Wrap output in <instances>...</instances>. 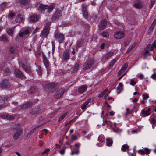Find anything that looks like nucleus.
Instances as JSON below:
<instances>
[{
    "label": "nucleus",
    "mask_w": 156,
    "mask_h": 156,
    "mask_svg": "<svg viewBox=\"0 0 156 156\" xmlns=\"http://www.w3.org/2000/svg\"><path fill=\"white\" fill-rule=\"evenodd\" d=\"M10 85V83L8 80L5 79H4L2 83L0 85V87L2 88H8Z\"/></svg>",
    "instance_id": "423d86ee"
},
{
    "label": "nucleus",
    "mask_w": 156,
    "mask_h": 156,
    "mask_svg": "<svg viewBox=\"0 0 156 156\" xmlns=\"http://www.w3.org/2000/svg\"><path fill=\"white\" fill-rule=\"evenodd\" d=\"M113 52L112 51H110L106 55L105 57L106 58H108L111 57L113 56Z\"/></svg>",
    "instance_id": "ea45409f"
},
{
    "label": "nucleus",
    "mask_w": 156,
    "mask_h": 156,
    "mask_svg": "<svg viewBox=\"0 0 156 156\" xmlns=\"http://www.w3.org/2000/svg\"><path fill=\"white\" fill-rule=\"evenodd\" d=\"M22 129H19L14 133L13 136V138L15 140L18 139L22 134Z\"/></svg>",
    "instance_id": "f8f14e48"
},
{
    "label": "nucleus",
    "mask_w": 156,
    "mask_h": 156,
    "mask_svg": "<svg viewBox=\"0 0 156 156\" xmlns=\"http://www.w3.org/2000/svg\"><path fill=\"white\" fill-rule=\"evenodd\" d=\"M32 104V103L30 102H27L22 105L21 108H28L29 106H30Z\"/></svg>",
    "instance_id": "cd10ccee"
},
{
    "label": "nucleus",
    "mask_w": 156,
    "mask_h": 156,
    "mask_svg": "<svg viewBox=\"0 0 156 156\" xmlns=\"http://www.w3.org/2000/svg\"><path fill=\"white\" fill-rule=\"evenodd\" d=\"M67 115V113H65L63 115L61 116L59 118L58 121L59 122L61 121Z\"/></svg>",
    "instance_id": "37998d69"
},
{
    "label": "nucleus",
    "mask_w": 156,
    "mask_h": 156,
    "mask_svg": "<svg viewBox=\"0 0 156 156\" xmlns=\"http://www.w3.org/2000/svg\"><path fill=\"white\" fill-rule=\"evenodd\" d=\"M142 112L143 114L144 115V117L147 116L149 115L150 114V113L149 112H148V111H146L145 110H143L142 111Z\"/></svg>",
    "instance_id": "4c0bfd02"
},
{
    "label": "nucleus",
    "mask_w": 156,
    "mask_h": 156,
    "mask_svg": "<svg viewBox=\"0 0 156 156\" xmlns=\"http://www.w3.org/2000/svg\"><path fill=\"white\" fill-rule=\"evenodd\" d=\"M136 84V82L133 79L130 80V84L133 86H134Z\"/></svg>",
    "instance_id": "09e8293b"
},
{
    "label": "nucleus",
    "mask_w": 156,
    "mask_h": 156,
    "mask_svg": "<svg viewBox=\"0 0 156 156\" xmlns=\"http://www.w3.org/2000/svg\"><path fill=\"white\" fill-rule=\"evenodd\" d=\"M112 142L109 139H107L106 145L108 146H111L112 144Z\"/></svg>",
    "instance_id": "e433bc0d"
},
{
    "label": "nucleus",
    "mask_w": 156,
    "mask_h": 156,
    "mask_svg": "<svg viewBox=\"0 0 156 156\" xmlns=\"http://www.w3.org/2000/svg\"><path fill=\"white\" fill-rule=\"evenodd\" d=\"M135 45L136 44H134L131 47L129 48L127 51L126 53H128L130 52L134 48Z\"/></svg>",
    "instance_id": "c03bdc74"
},
{
    "label": "nucleus",
    "mask_w": 156,
    "mask_h": 156,
    "mask_svg": "<svg viewBox=\"0 0 156 156\" xmlns=\"http://www.w3.org/2000/svg\"><path fill=\"white\" fill-rule=\"evenodd\" d=\"M49 33V30L48 28H44L42 31L41 34L43 36H45Z\"/></svg>",
    "instance_id": "a878e982"
},
{
    "label": "nucleus",
    "mask_w": 156,
    "mask_h": 156,
    "mask_svg": "<svg viewBox=\"0 0 156 156\" xmlns=\"http://www.w3.org/2000/svg\"><path fill=\"white\" fill-rule=\"evenodd\" d=\"M87 88V85H82L79 88L78 91L80 93H82L86 91Z\"/></svg>",
    "instance_id": "dca6fc26"
},
{
    "label": "nucleus",
    "mask_w": 156,
    "mask_h": 156,
    "mask_svg": "<svg viewBox=\"0 0 156 156\" xmlns=\"http://www.w3.org/2000/svg\"><path fill=\"white\" fill-rule=\"evenodd\" d=\"M61 16V14L60 12L56 11L54 15L53 16L52 19L53 20H55L59 19Z\"/></svg>",
    "instance_id": "2eb2a0df"
},
{
    "label": "nucleus",
    "mask_w": 156,
    "mask_h": 156,
    "mask_svg": "<svg viewBox=\"0 0 156 156\" xmlns=\"http://www.w3.org/2000/svg\"><path fill=\"white\" fill-rule=\"evenodd\" d=\"M87 6L84 4H83L82 5V11H87Z\"/></svg>",
    "instance_id": "8fccbe9b"
},
{
    "label": "nucleus",
    "mask_w": 156,
    "mask_h": 156,
    "mask_svg": "<svg viewBox=\"0 0 156 156\" xmlns=\"http://www.w3.org/2000/svg\"><path fill=\"white\" fill-rule=\"evenodd\" d=\"M36 129L35 128H33L30 131V132H29V133L32 134H33L34 132L36 130Z\"/></svg>",
    "instance_id": "338daca9"
},
{
    "label": "nucleus",
    "mask_w": 156,
    "mask_h": 156,
    "mask_svg": "<svg viewBox=\"0 0 156 156\" xmlns=\"http://www.w3.org/2000/svg\"><path fill=\"white\" fill-rule=\"evenodd\" d=\"M54 88L55 90L54 94V98H58L61 97L64 92V88L58 89L55 87Z\"/></svg>",
    "instance_id": "20e7f679"
},
{
    "label": "nucleus",
    "mask_w": 156,
    "mask_h": 156,
    "mask_svg": "<svg viewBox=\"0 0 156 156\" xmlns=\"http://www.w3.org/2000/svg\"><path fill=\"white\" fill-rule=\"evenodd\" d=\"M150 152V150L147 148H145L144 150H140L138 152L141 155H144L145 154H148Z\"/></svg>",
    "instance_id": "9d476101"
},
{
    "label": "nucleus",
    "mask_w": 156,
    "mask_h": 156,
    "mask_svg": "<svg viewBox=\"0 0 156 156\" xmlns=\"http://www.w3.org/2000/svg\"><path fill=\"white\" fill-rule=\"evenodd\" d=\"M20 124L18 123L14 125L13 126L14 128L17 131H18L19 129H20Z\"/></svg>",
    "instance_id": "58836bf2"
},
{
    "label": "nucleus",
    "mask_w": 156,
    "mask_h": 156,
    "mask_svg": "<svg viewBox=\"0 0 156 156\" xmlns=\"http://www.w3.org/2000/svg\"><path fill=\"white\" fill-rule=\"evenodd\" d=\"M156 24V19H155L153 22L152 23V24L151 25V26L149 28V30L151 31L152 30L154 27H155V25Z\"/></svg>",
    "instance_id": "c85d7f7f"
},
{
    "label": "nucleus",
    "mask_w": 156,
    "mask_h": 156,
    "mask_svg": "<svg viewBox=\"0 0 156 156\" xmlns=\"http://www.w3.org/2000/svg\"><path fill=\"white\" fill-rule=\"evenodd\" d=\"M151 45L154 48H156V40L154 41L152 44Z\"/></svg>",
    "instance_id": "052dcab7"
},
{
    "label": "nucleus",
    "mask_w": 156,
    "mask_h": 156,
    "mask_svg": "<svg viewBox=\"0 0 156 156\" xmlns=\"http://www.w3.org/2000/svg\"><path fill=\"white\" fill-rule=\"evenodd\" d=\"M143 96V99H147L149 97L147 94H144Z\"/></svg>",
    "instance_id": "e2e57ef3"
},
{
    "label": "nucleus",
    "mask_w": 156,
    "mask_h": 156,
    "mask_svg": "<svg viewBox=\"0 0 156 156\" xmlns=\"http://www.w3.org/2000/svg\"><path fill=\"white\" fill-rule=\"evenodd\" d=\"M94 62L92 59H88L85 62L83 66V69L87 70L90 69L93 66Z\"/></svg>",
    "instance_id": "7ed1b4c3"
},
{
    "label": "nucleus",
    "mask_w": 156,
    "mask_h": 156,
    "mask_svg": "<svg viewBox=\"0 0 156 156\" xmlns=\"http://www.w3.org/2000/svg\"><path fill=\"white\" fill-rule=\"evenodd\" d=\"M124 72L122 70V69H120L118 72V75H120L122 74Z\"/></svg>",
    "instance_id": "0e129e2a"
},
{
    "label": "nucleus",
    "mask_w": 156,
    "mask_h": 156,
    "mask_svg": "<svg viewBox=\"0 0 156 156\" xmlns=\"http://www.w3.org/2000/svg\"><path fill=\"white\" fill-rule=\"evenodd\" d=\"M63 57L64 60L68 59L69 57V51L66 50L64 52Z\"/></svg>",
    "instance_id": "a211bd4d"
},
{
    "label": "nucleus",
    "mask_w": 156,
    "mask_h": 156,
    "mask_svg": "<svg viewBox=\"0 0 156 156\" xmlns=\"http://www.w3.org/2000/svg\"><path fill=\"white\" fill-rule=\"evenodd\" d=\"M125 36V34L122 32L118 31L116 32L114 35V37L117 39H121Z\"/></svg>",
    "instance_id": "0eeeda50"
},
{
    "label": "nucleus",
    "mask_w": 156,
    "mask_h": 156,
    "mask_svg": "<svg viewBox=\"0 0 156 156\" xmlns=\"http://www.w3.org/2000/svg\"><path fill=\"white\" fill-rule=\"evenodd\" d=\"M29 33V31L28 30H26L25 31L23 32H21L19 33V36L20 37H23L25 35L28 34Z\"/></svg>",
    "instance_id": "bb28decb"
},
{
    "label": "nucleus",
    "mask_w": 156,
    "mask_h": 156,
    "mask_svg": "<svg viewBox=\"0 0 156 156\" xmlns=\"http://www.w3.org/2000/svg\"><path fill=\"white\" fill-rule=\"evenodd\" d=\"M72 136V140H75L78 139V137L76 136L75 135H73Z\"/></svg>",
    "instance_id": "3c124183"
},
{
    "label": "nucleus",
    "mask_w": 156,
    "mask_h": 156,
    "mask_svg": "<svg viewBox=\"0 0 156 156\" xmlns=\"http://www.w3.org/2000/svg\"><path fill=\"white\" fill-rule=\"evenodd\" d=\"M154 48L151 44H149L148 45L147 47L146 48V49L147 50H148L149 51H153L154 50Z\"/></svg>",
    "instance_id": "72a5a7b5"
},
{
    "label": "nucleus",
    "mask_w": 156,
    "mask_h": 156,
    "mask_svg": "<svg viewBox=\"0 0 156 156\" xmlns=\"http://www.w3.org/2000/svg\"><path fill=\"white\" fill-rule=\"evenodd\" d=\"M14 74L18 78H22L23 76V75L21 71L18 69H16L14 72Z\"/></svg>",
    "instance_id": "ddd939ff"
},
{
    "label": "nucleus",
    "mask_w": 156,
    "mask_h": 156,
    "mask_svg": "<svg viewBox=\"0 0 156 156\" xmlns=\"http://www.w3.org/2000/svg\"><path fill=\"white\" fill-rule=\"evenodd\" d=\"M65 150L64 149L61 150L60 151V153L62 155L64 154L65 153Z\"/></svg>",
    "instance_id": "774afa93"
},
{
    "label": "nucleus",
    "mask_w": 156,
    "mask_h": 156,
    "mask_svg": "<svg viewBox=\"0 0 156 156\" xmlns=\"http://www.w3.org/2000/svg\"><path fill=\"white\" fill-rule=\"evenodd\" d=\"M37 70L39 75H41V69L40 66H39L38 67L37 69Z\"/></svg>",
    "instance_id": "49530a36"
},
{
    "label": "nucleus",
    "mask_w": 156,
    "mask_h": 156,
    "mask_svg": "<svg viewBox=\"0 0 156 156\" xmlns=\"http://www.w3.org/2000/svg\"><path fill=\"white\" fill-rule=\"evenodd\" d=\"M54 7L52 5H47L43 4H41L38 9L39 12L40 13H43L46 10L47 12H51Z\"/></svg>",
    "instance_id": "f03ea898"
},
{
    "label": "nucleus",
    "mask_w": 156,
    "mask_h": 156,
    "mask_svg": "<svg viewBox=\"0 0 156 156\" xmlns=\"http://www.w3.org/2000/svg\"><path fill=\"white\" fill-rule=\"evenodd\" d=\"M82 14L83 16L86 19H87L88 17V12L87 11H82Z\"/></svg>",
    "instance_id": "2f4dec72"
},
{
    "label": "nucleus",
    "mask_w": 156,
    "mask_h": 156,
    "mask_svg": "<svg viewBox=\"0 0 156 156\" xmlns=\"http://www.w3.org/2000/svg\"><path fill=\"white\" fill-rule=\"evenodd\" d=\"M116 62V60L115 59H114L112 60L110 62L109 65V67L110 68H112L113 65L115 64V62Z\"/></svg>",
    "instance_id": "7c9ffc66"
},
{
    "label": "nucleus",
    "mask_w": 156,
    "mask_h": 156,
    "mask_svg": "<svg viewBox=\"0 0 156 156\" xmlns=\"http://www.w3.org/2000/svg\"><path fill=\"white\" fill-rule=\"evenodd\" d=\"M37 91V90L35 88L32 87L29 90V93L30 94H32L34 93Z\"/></svg>",
    "instance_id": "473e14b6"
},
{
    "label": "nucleus",
    "mask_w": 156,
    "mask_h": 156,
    "mask_svg": "<svg viewBox=\"0 0 156 156\" xmlns=\"http://www.w3.org/2000/svg\"><path fill=\"white\" fill-rule=\"evenodd\" d=\"M143 54L144 59H145L147 56L151 55V54L150 52V51H148V50H147L146 48L144 51Z\"/></svg>",
    "instance_id": "4468645a"
},
{
    "label": "nucleus",
    "mask_w": 156,
    "mask_h": 156,
    "mask_svg": "<svg viewBox=\"0 0 156 156\" xmlns=\"http://www.w3.org/2000/svg\"><path fill=\"white\" fill-rule=\"evenodd\" d=\"M91 101V99H89L86 102L81 105V108L83 110H85L86 107L88 106V104Z\"/></svg>",
    "instance_id": "f3484780"
},
{
    "label": "nucleus",
    "mask_w": 156,
    "mask_h": 156,
    "mask_svg": "<svg viewBox=\"0 0 156 156\" xmlns=\"http://www.w3.org/2000/svg\"><path fill=\"white\" fill-rule=\"evenodd\" d=\"M151 77L153 79H156V73H154L151 76Z\"/></svg>",
    "instance_id": "864d4df0"
},
{
    "label": "nucleus",
    "mask_w": 156,
    "mask_h": 156,
    "mask_svg": "<svg viewBox=\"0 0 156 156\" xmlns=\"http://www.w3.org/2000/svg\"><path fill=\"white\" fill-rule=\"evenodd\" d=\"M23 20V16L19 14L16 16L15 19V21L16 23H19L22 22Z\"/></svg>",
    "instance_id": "9b49d317"
},
{
    "label": "nucleus",
    "mask_w": 156,
    "mask_h": 156,
    "mask_svg": "<svg viewBox=\"0 0 156 156\" xmlns=\"http://www.w3.org/2000/svg\"><path fill=\"white\" fill-rule=\"evenodd\" d=\"M79 149L78 148H75L72 150L70 154L71 155H73L74 154L77 155L79 154Z\"/></svg>",
    "instance_id": "393cba45"
},
{
    "label": "nucleus",
    "mask_w": 156,
    "mask_h": 156,
    "mask_svg": "<svg viewBox=\"0 0 156 156\" xmlns=\"http://www.w3.org/2000/svg\"><path fill=\"white\" fill-rule=\"evenodd\" d=\"M3 71L6 73H9L10 72V70L8 68L3 69Z\"/></svg>",
    "instance_id": "5fc2aeb1"
},
{
    "label": "nucleus",
    "mask_w": 156,
    "mask_h": 156,
    "mask_svg": "<svg viewBox=\"0 0 156 156\" xmlns=\"http://www.w3.org/2000/svg\"><path fill=\"white\" fill-rule=\"evenodd\" d=\"M1 117L3 118H6L7 119H12L13 118V116L6 114H3L1 115Z\"/></svg>",
    "instance_id": "aec40b11"
},
{
    "label": "nucleus",
    "mask_w": 156,
    "mask_h": 156,
    "mask_svg": "<svg viewBox=\"0 0 156 156\" xmlns=\"http://www.w3.org/2000/svg\"><path fill=\"white\" fill-rule=\"evenodd\" d=\"M79 68V65L78 63L75 64L73 67L71 68V71L73 73L76 72Z\"/></svg>",
    "instance_id": "4be33fe9"
},
{
    "label": "nucleus",
    "mask_w": 156,
    "mask_h": 156,
    "mask_svg": "<svg viewBox=\"0 0 156 156\" xmlns=\"http://www.w3.org/2000/svg\"><path fill=\"white\" fill-rule=\"evenodd\" d=\"M128 66V64L127 63H126L124 64V66L122 67L121 69H122V70L124 72V71L126 69V68Z\"/></svg>",
    "instance_id": "a19ab883"
},
{
    "label": "nucleus",
    "mask_w": 156,
    "mask_h": 156,
    "mask_svg": "<svg viewBox=\"0 0 156 156\" xmlns=\"http://www.w3.org/2000/svg\"><path fill=\"white\" fill-rule=\"evenodd\" d=\"M7 33L9 35L12 36L13 34V30L12 29H7Z\"/></svg>",
    "instance_id": "c9c22d12"
},
{
    "label": "nucleus",
    "mask_w": 156,
    "mask_h": 156,
    "mask_svg": "<svg viewBox=\"0 0 156 156\" xmlns=\"http://www.w3.org/2000/svg\"><path fill=\"white\" fill-rule=\"evenodd\" d=\"M20 2L23 5L28 4L29 2V0H19Z\"/></svg>",
    "instance_id": "c756f323"
},
{
    "label": "nucleus",
    "mask_w": 156,
    "mask_h": 156,
    "mask_svg": "<svg viewBox=\"0 0 156 156\" xmlns=\"http://www.w3.org/2000/svg\"><path fill=\"white\" fill-rule=\"evenodd\" d=\"M123 90V85L122 83H120L117 89V92L118 94H119Z\"/></svg>",
    "instance_id": "6ab92c4d"
},
{
    "label": "nucleus",
    "mask_w": 156,
    "mask_h": 156,
    "mask_svg": "<svg viewBox=\"0 0 156 156\" xmlns=\"http://www.w3.org/2000/svg\"><path fill=\"white\" fill-rule=\"evenodd\" d=\"M130 42L129 41H126L124 43V46H126L129 44Z\"/></svg>",
    "instance_id": "69168bd1"
},
{
    "label": "nucleus",
    "mask_w": 156,
    "mask_h": 156,
    "mask_svg": "<svg viewBox=\"0 0 156 156\" xmlns=\"http://www.w3.org/2000/svg\"><path fill=\"white\" fill-rule=\"evenodd\" d=\"M149 120L151 123L152 124H154L156 123V120L153 118H150Z\"/></svg>",
    "instance_id": "79ce46f5"
},
{
    "label": "nucleus",
    "mask_w": 156,
    "mask_h": 156,
    "mask_svg": "<svg viewBox=\"0 0 156 156\" xmlns=\"http://www.w3.org/2000/svg\"><path fill=\"white\" fill-rule=\"evenodd\" d=\"M126 115H127L129 114H130L131 112V111L129 108H127L126 109Z\"/></svg>",
    "instance_id": "13d9d810"
},
{
    "label": "nucleus",
    "mask_w": 156,
    "mask_h": 156,
    "mask_svg": "<svg viewBox=\"0 0 156 156\" xmlns=\"http://www.w3.org/2000/svg\"><path fill=\"white\" fill-rule=\"evenodd\" d=\"M10 100L9 97L5 96L1 97L0 99V103L2 104L0 105V110L5 108L9 105L8 101Z\"/></svg>",
    "instance_id": "f257e3e1"
},
{
    "label": "nucleus",
    "mask_w": 156,
    "mask_h": 156,
    "mask_svg": "<svg viewBox=\"0 0 156 156\" xmlns=\"http://www.w3.org/2000/svg\"><path fill=\"white\" fill-rule=\"evenodd\" d=\"M44 61L45 66L47 67L49 66V63L46 58L44 59Z\"/></svg>",
    "instance_id": "a18cd8bd"
},
{
    "label": "nucleus",
    "mask_w": 156,
    "mask_h": 156,
    "mask_svg": "<svg viewBox=\"0 0 156 156\" xmlns=\"http://www.w3.org/2000/svg\"><path fill=\"white\" fill-rule=\"evenodd\" d=\"M102 35L103 37H107L109 36V34L108 32L104 31L102 33Z\"/></svg>",
    "instance_id": "de8ad7c7"
},
{
    "label": "nucleus",
    "mask_w": 156,
    "mask_h": 156,
    "mask_svg": "<svg viewBox=\"0 0 156 156\" xmlns=\"http://www.w3.org/2000/svg\"><path fill=\"white\" fill-rule=\"evenodd\" d=\"M107 25V21L106 20H101L99 26V28L100 30H101L105 28Z\"/></svg>",
    "instance_id": "1a4fd4ad"
},
{
    "label": "nucleus",
    "mask_w": 156,
    "mask_h": 156,
    "mask_svg": "<svg viewBox=\"0 0 156 156\" xmlns=\"http://www.w3.org/2000/svg\"><path fill=\"white\" fill-rule=\"evenodd\" d=\"M54 36L55 40L58 41L60 43L62 42L64 39V35L61 33H55L54 34Z\"/></svg>",
    "instance_id": "39448f33"
},
{
    "label": "nucleus",
    "mask_w": 156,
    "mask_h": 156,
    "mask_svg": "<svg viewBox=\"0 0 156 156\" xmlns=\"http://www.w3.org/2000/svg\"><path fill=\"white\" fill-rule=\"evenodd\" d=\"M22 67L24 71L27 73L30 72V67L29 66H27L24 64L22 65Z\"/></svg>",
    "instance_id": "5701e85b"
},
{
    "label": "nucleus",
    "mask_w": 156,
    "mask_h": 156,
    "mask_svg": "<svg viewBox=\"0 0 156 156\" xmlns=\"http://www.w3.org/2000/svg\"><path fill=\"white\" fill-rule=\"evenodd\" d=\"M40 28L39 27H37L33 31V33L35 34L39 30Z\"/></svg>",
    "instance_id": "bf43d9fd"
},
{
    "label": "nucleus",
    "mask_w": 156,
    "mask_h": 156,
    "mask_svg": "<svg viewBox=\"0 0 156 156\" xmlns=\"http://www.w3.org/2000/svg\"><path fill=\"white\" fill-rule=\"evenodd\" d=\"M82 45V43L81 41H78L76 44L77 48L81 46Z\"/></svg>",
    "instance_id": "603ef678"
},
{
    "label": "nucleus",
    "mask_w": 156,
    "mask_h": 156,
    "mask_svg": "<svg viewBox=\"0 0 156 156\" xmlns=\"http://www.w3.org/2000/svg\"><path fill=\"white\" fill-rule=\"evenodd\" d=\"M133 5L134 7L137 9L141 8L142 6V2L140 1L135 2Z\"/></svg>",
    "instance_id": "412c9836"
},
{
    "label": "nucleus",
    "mask_w": 156,
    "mask_h": 156,
    "mask_svg": "<svg viewBox=\"0 0 156 156\" xmlns=\"http://www.w3.org/2000/svg\"><path fill=\"white\" fill-rule=\"evenodd\" d=\"M50 151V150L48 148L46 149L43 153L42 154L44 155L47 153L48 152Z\"/></svg>",
    "instance_id": "6e6d98bb"
},
{
    "label": "nucleus",
    "mask_w": 156,
    "mask_h": 156,
    "mask_svg": "<svg viewBox=\"0 0 156 156\" xmlns=\"http://www.w3.org/2000/svg\"><path fill=\"white\" fill-rule=\"evenodd\" d=\"M39 17L38 15L36 14L30 16L29 19L30 23L35 22L38 21Z\"/></svg>",
    "instance_id": "6e6552de"
},
{
    "label": "nucleus",
    "mask_w": 156,
    "mask_h": 156,
    "mask_svg": "<svg viewBox=\"0 0 156 156\" xmlns=\"http://www.w3.org/2000/svg\"><path fill=\"white\" fill-rule=\"evenodd\" d=\"M103 125H105V124H106L107 125H108V121L107 120L104 121V120L103 119Z\"/></svg>",
    "instance_id": "680f3d73"
},
{
    "label": "nucleus",
    "mask_w": 156,
    "mask_h": 156,
    "mask_svg": "<svg viewBox=\"0 0 156 156\" xmlns=\"http://www.w3.org/2000/svg\"><path fill=\"white\" fill-rule=\"evenodd\" d=\"M129 146L127 144H124L121 147V150L124 151L129 148Z\"/></svg>",
    "instance_id": "f704fd0d"
},
{
    "label": "nucleus",
    "mask_w": 156,
    "mask_h": 156,
    "mask_svg": "<svg viewBox=\"0 0 156 156\" xmlns=\"http://www.w3.org/2000/svg\"><path fill=\"white\" fill-rule=\"evenodd\" d=\"M0 41L5 43L7 42L8 41L7 37L5 35H3L0 37Z\"/></svg>",
    "instance_id": "b1692460"
},
{
    "label": "nucleus",
    "mask_w": 156,
    "mask_h": 156,
    "mask_svg": "<svg viewBox=\"0 0 156 156\" xmlns=\"http://www.w3.org/2000/svg\"><path fill=\"white\" fill-rule=\"evenodd\" d=\"M154 3V1L153 0H151L150 2V4L149 5L150 8H151L153 6V4Z\"/></svg>",
    "instance_id": "4d7b16f0"
}]
</instances>
